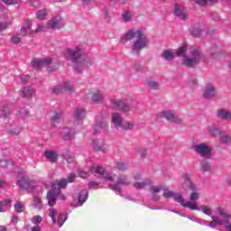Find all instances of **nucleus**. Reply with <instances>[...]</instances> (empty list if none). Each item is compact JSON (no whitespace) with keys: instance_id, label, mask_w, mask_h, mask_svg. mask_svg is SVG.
Here are the masks:
<instances>
[{"instance_id":"obj_1","label":"nucleus","mask_w":231,"mask_h":231,"mask_svg":"<svg viewBox=\"0 0 231 231\" xmlns=\"http://www.w3.org/2000/svg\"><path fill=\"white\" fill-rule=\"evenodd\" d=\"M82 49L80 47H77L76 49H67L65 51V57L71 60L74 64H81V66H92L93 63L89 58H87L86 55L80 53Z\"/></svg>"},{"instance_id":"obj_2","label":"nucleus","mask_w":231,"mask_h":231,"mask_svg":"<svg viewBox=\"0 0 231 231\" xmlns=\"http://www.w3.org/2000/svg\"><path fill=\"white\" fill-rule=\"evenodd\" d=\"M32 66L34 69H40V68H47L48 71H57L59 69V61L51 57H46L40 60H33Z\"/></svg>"},{"instance_id":"obj_3","label":"nucleus","mask_w":231,"mask_h":231,"mask_svg":"<svg viewBox=\"0 0 231 231\" xmlns=\"http://www.w3.org/2000/svg\"><path fill=\"white\" fill-rule=\"evenodd\" d=\"M190 53L192 57L186 56L182 60V65L186 68H196L203 57V52L196 47H191Z\"/></svg>"},{"instance_id":"obj_4","label":"nucleus","mask_w":231,"mask_h":231,"mask_svg":"<svg viewBox=\"0 0 231 231\" xmlns=\"http://www.w3.org/2000/svg\"><path fill=\"white\" fill-rule=\"evenodd\" d=\"M137 35L138 37H136L135 41L134 42L132 51L140 53L142 50L147 48V46L149 45V42L147 41V38L145 37L143 32H141V33H137Z\"/></svg>"},{"instance_id":"obj_5","label":"nucleus","mask_w":231,"mask_h":231,"mask_svg":"<svg viewBox=\"0 0 231 231\" xmlns=\"http://www.w3.org/2000/svg\"><path fill=\"white\" fill-rule=\"evenodd\" d=\"M107 127V121H106V116H97L96 117V123L93 125V134H99V133Z\"/></svg>"},{"instance_id":"obj_6","label":"nucleus","mask_w":231,"mask_h":231,"mask_svg":"<svg viewBox=\"0 0 231 231\" xmlns=\"http://www.w3.org/2000/svg\"><path fill=\"white\" fill-rule=\"evenodd\" d=\"M193 149L198 154H200L204 158H212V154L210 153L212 150L206 143L197 144L193 146Z\"/></svg>"},{"instance_id":"obj_7","label":"nucleus","mask_w":231,"mask_h":231,"mask_svg":"<svg viewBox=\"0 0 231 231\" xmlns=\"http://www.w3.org/2000/svg\"><path fill=\"white\" fill-rule=\"evenodd\" d=\"M159 118H166L168 122H173L174 124H181V118L176 116V114L171 111H162L158 114Z\"/></svg>"},{"instance_id":"obj_8","label":"nucleus","mask_w":231,"mask_h":231,"mask_svg":"<svg viewBox=\"0 0 231 231\" xmlns=\"http://www.w3.org/2000/svg\"><path fill=\"white\" fill-rule=\"evenodd\" d=\"M60 189L55 187L52 190L48 191L47 200L49 207H55L57 205V197L60 196Z\"/></svg>"},{"instance_id":"obj_9","label":"nucleus","mask_w":231,"mask_h":231,"mask_svg":"<svg viewBox=\"0 0 231 231\" xmlns=\"http://www.w3.org/2000/svg\"><path fill=\"white\" fill-rule=\"evenodd\" d=\"M71 91H73V86L69 85V83L58 85L52 88V93H54V95H60L62 93H71Z\"/></svg>"},{"instance_id":"obj_10","label":"nucleus","mask_w":231,"mask_h":231,"mask_svg":"<svg viewBox=\"0 0 231 231\" xmlns=\"http://www.w3.org/2000/svg\"><path fill=\"white\" fill-rule=\"evenodd\" d=\"M20 189H34L37 184L35 180H30L28 177H22L21 180H17Z\"/></svg>"},{"instance_id":"obj_11","label":"nucleus","mask_w":231,"mask_h":231,"mask_svg":"<svg viewBox=\"0 0 231 231\" xmlns=\"http://www.w3.org/2000/svg\"><path fill=\"white\" fill-rule=\"evenodd\" d=\"M111 104L112 107L118 109L119 111H123V113H128L129 111V106L122 100H113Z\"/></svg>"},{"instance_id":"obj_12","label":"nucleus","mask_w":231,"mask_h":231,"mask_svg":"<svg viewBox=\"0 0 231 231\" xmlns=\"http://www.w3.org/2000/svg\"><path fill=\"white\" fill-rule=\"evenodd\" d=\"M43 156H45L46 160L51 163H57L59 161V153L55 151L47 150L43 152Z\"/></svg>"},{"instance_id":"obj_13","label":"nucleus","mask_w":231,"mask_h":231,"mask_svg":"<svg viewBox=\"0 0 231 231\" xmlns=\"http://www.w3.org/2000/svg\"><path fill=\"white\" fill-rule=\"evenodd\" d=\"M217 95V91L216 90V88H214V85H207L205 91L203 93L204 98H214Z\"/></svg>"},{"instance_id":"obj_14","label":"nucleus","mask_w":231,"mask_h":231,"mask_svg":"<svg viewBox=\"0 0 231 231\" xmlns=\"http://www.w3.org/2000/svg\"><path fill=\"white\" fill-rule=\"evenodd\" d=\"M184 180L183 189H190V190H196V186L190 181V174L184 173L182 174Z\"/></svg>"},{"instance_id":"obj_15","label":"nucleus","mask_w":231,"mask_h":231,"mask_svg":"<svg viewBox=\"0 0 231 231\" xmlns=\"http://www.w3.org/2000/svg\"><path fill=\"white\" fill-rule=\"evenodd\" d=\"M124 122V119L122 118V116L119 113H114L112 114V124L116 127V129H120L122 127V124Z\"/></svg>"},{"instance_id":"obj_16","label":"nucleus","mask_w":231,"mask_h":231,"mask_svg":"<svg viewBox=\"0 0 231 231\" xmlns=\"http://www.w3.org/2000/svg\"><path fill=\"white\" fill-rule=\"evenodd\" d=\"M138 33H142V31H129L121 38V41L122 42H127V41L136 39L138 37Z\"/></svg>"},{"instance_id":"obj_17","label":"nucleus","mask_w":231,"mask_h":231,"mask_svg":"<svg viewBox=\"0 0 231 231\" xmlns=\"http://www.w3.org/2000/svg\"><path fill=\"white\" fill-rule=\"evenodd\" d=\"M46 28H48V30H57L59 28H60V20H59L57 18L51 19L46 23Z\"/></svg>"},{"instance_id":"obj_18","label":"nucleus","mask_w":231,"mask_h":231,"mask_svg":"<svg viewBox=\"0 0 231 231\" xmlns=\"http://www.w3.org/2000/svg\"><path fill=\"white\" fill-rule=\"evenodd\" d=\"M89 197V191L88 189H82L79 195V205L82 207L86 201H88V198Z\"/></svg>"},{"instance_id":"obj_19","label":"nucleus","mask_w":231,"mask_h":231,"mask_svg":"<svg viewBox=\"0 0 231 231\" xmlns=\"http://www.w3.org/2000/svg\"><path fill=\"white\" fill-rule=\"evenodd\" d=\"M88 97H92V100L94 102H97V104H100V102H102L104 100V95H102V92L100 91H97L94 94H88L86 95V98H88Z\"/></svg>"},{"instance_id":"obj_20","label":"nucleus","mask_w":231,"mask_h":231,"mask_svg":"<svg viewBox=\"0 0 231 231\" xmlns=\"http://www.w3.org/2000/svg\"><path fill=\"white\" fill-rule=\"evenodd\" d=\"M33 88L32 87H25L21 89L22 97L23 98H31V97H33Z\"/></svg>"},{"instance_id":"obj_21","label":"nucleus","mask_w":231,"mask_h":231,"mask_svg":"<svg viewBox=\"0 0 231 231\" xmlns=\"http://www.w3.org/2000/svg\"><path fill=\"white\" fill-rule=\"evenodd\" d=\"M217 116L221 120H228L231 121V112H228L225 109H221L217 111Z\"/></svg>"},{"instance_id":"obj_22","label":"nucleus","mask_w":231,"mask_h":231,"mask_svg":"<svg viewBox=\"0 0 231 231\" xmlns=\"http://www.w3.org/2000/svg\"><path fill=\"white\" fill-rule=\"evenodd\" d=\"M152 183V180H151V179H144L143 181L141 182H134L133 185L134 187V189H143L144 187H147L149 185H151Z\"/></svg>"},{"instance_id":"obj_23","label":"nucleus","mask_w":231,"mask_h":231,"mask_svg":"<svg viewBox=\"0 0 231 231\" xmlns=\"http://www.w3.org/2000/svg\"><path fill=\"white\" fill-rule=\"evenodd\" d=\"M93 147L97 152H106L107 149L105 144H100V142L98 141H93Z\"/></svg>"},{"instance_id":"obj_24","label":"nucleus","mask_w":231,"mask_h":231,"mask_svg":"<svg viewBox=\"0 0 231 231\" xmlns=\"http://www.w3.org/2000/svg\"><path fill=\"white\" fill-rule=\"evenodd\" d=\"M74 134L75 132L69 127L64 128L61 132V136H63L65 140H69Z\"/></svg>"},{"instance_id":"obj_25","label":"nucleus","mask_w":231,"mask_h":231,"mask_svg":"<svg viewBox=\"0 0 231 231\" xmlns=\"http://www.w3.org/2000/svg\"><path fill=\"white\" fill-rule=\"evenodd\" d=\"M175 15L177 17H180L182 21H185V19H187V14H185V12L181 11V9L180 8V5L178 4L175 5Z\"/></svg>"},{"instance_id":"obj_26","label":"nucleus","mask_w":231,"mask_h":231,"mask_svg":"<svg viewBox=\"0 0 231 231\" xmlns=\"http://www.w3.org/2000/svg\"><path fill=\"white\" fill-rule=\"evenodd\" d=\"M32 32V22H27V26L22 27L20 31L21 37H26Z\"/></svg>"},{"instance_id":"obj_27","label":"nucleus","mask_w":231,"mask_h":231,"mask_svg":"<svg viewBox=\"0 0 231 231\" xmlns=\"http://www.w3.org/2000/svg\"><path fill=\"white\" fill-rule=\"evenodd\" d=\"M47 16H48V9L46 8L39 10L36 13V19H38L39 21H44V19H46Z\"/></svg>"},{"instance_id":"obj_28","label":"nucleus","mask_w":231,"mask_h":231,"mask_svg":"<svg viewBox=\"0 0 231 231\" xmlns=\"http://www.w3.org/2000/svg\"><path fill=\"white\" fill-rule=\"evenodd\" d=\"M217 213L219 216L223 217V219L228 220L231 219V215L226 212V209L223 208L222 207H218L217 208Z\"/></svg>"},{"instance_id":"obj_29","label":"nucleus","mask_w":231,"mask_h":231,"mask_svg":"<svg viewBox=\"0 0 231 231\" xmlns=\"http://www.w3.org/2000/svg\"><path fill=\"white\" fill-rule=\"evenodd\" d=\"M86 116V110L83 108H76L75 109V118L76 120H83Z\"/></svg>"},{"instance_id":"obj_30","label":"nucleus","mask_w":231,"mask_h":231,"mask_svg":"<svg viewBox=\"0 0 231 231\" xmlns=\"http://www.w3.org/2000/svg\"><path fill=\"white\" fill-rule=\"evenodd\" d=\"M117 185H131V180H129L125 175H120L117 178Z\"/></svg>"},{"instance_id":"obj_31","label":"nucleus","mask_w":231,"mask_h":231,"mask_svg":"<svg viewBox=\"0 0 231 231\" xmlns=\"http://www.w3.org/2000/svg\"><path fill=\"white\" fill-rule=\"evenodd\" d=\"M217 0H195V5L199 6H207V5H216Z\"/></svg>"},{"instance_id":"obj_32","label":"nucleus","mask_w":231,"mask_h":231,"mask_svg":"<svg viewBox=\"0 0 231 231\" xmlns=\"http://www.w3.org/2000/svg\"><path fill=\"white\" fill-rule=\"evenodd\" d=\"M162 57L164 59V60L171 61L174 59V53L169 50H164L162 53Z\"/></svg>"},{"instance_id":"obj_33","label":"nucleus","mask_w":231,"mask_h":231,"mask_svg":"<svg viewBox=\"0 0 231 231\" xmlns=\"http://www.w3.org/2000/svg\"><path fill=\"white\" fill-rule=\"evenodd\" d=\"M5 208H12V200L0 201V212H5Z\"/></svg>"},{"instance_id":"obj_34","label":"nucleus","mask_w":231,"mask_h":231,"mask_svg":"<svg viewBox=\"0 0 231 231\" xmlns=\"http://www.w3.org/2000/svg\"><path fill=\"white\" fill-rule=\"evenodd\" d=\"M92 169L94 172H96L97 174H100L101 176H104V174H106V168H104L103 166H100L98 164H94L92 166Z\"/></svg>"},{"instance_id":"obj_35","label":"nucleus","mask_w":231,"mask_h":231,"mask_svg":"<svg viewBox=\"0 0 231 231\" xmlns=\"http://www.w3.org/2000/svg\"><path fill=\"white\" fill-rule=\"evenodd\" d=\"M199 203L194 201H188L183 204V207L186 208H190V210H199V208H198Z\"/></svg>"},{"instance_id":"obj_36","label":"nucleus","mask_w":231,"mask_h":231,"mask_svg":"<svg viewBox=\"0 0 231 231\" xmlns=\"http://www.w3.org/2000/svg\"><path fill=\"white\" fill-rule=\"evenodd\" d=\"M55 187H59L58 189H66V187H68V181L66 180V179H60L59 180H55L54 182Z\"/></svg>"},{"instance_id":"obj_37","label":"nucleus","mask_w":231,"mask_h":231,"mask_svg":"<svg viewBox=\"0 0 231 231\" xmlns=\"http://www.w3.org/2000/svg\"><path fill=\"white\" fill-rule=\"evenodd\" d=\"M177 57H187L185 54L187 53V46L182 45L181 47H180L177 51L175 52Z\"/></svg>"},{"instance_id":"obj_38","label":"nucleus","mask_w":231,"mask_h":231,"mask_svg":"<svg viewBox=\"0 0 231 231\" xmlns=\"http://www.w3.org/2000/svg\"><path fill=\"white\" fill-rule=\"evenodd\" d=\"M60 118H62V114L60 112H55L51 116V122L53 124H60Z\"/></svg>"},{"instance_id":"obj_39","label":"nucleus","mask_w":231,"mask_h":231,"mask_svg":"<svg viewBox=\"0 0 231 231\" xmlns=\"http://www.w3.org/2000/svg\"><path fill=\"white\" fill-rule=\"evenodd\" d=\"M15 212L21 214V212H24V203L19 201L14 205Z\"/></svg>"},{"instance_id":"obj_40","label":"nucleus","mask_w":231,"mask_h":231,"mask_svg":"<svg viewBox=\"0 0 231 231\" xmlns=\"http://www.w3.org/2000/svg\"><path fill=\"white\" fill-rule=\"evenodd\" d=\"M145 84H146V86H148V88L150 89H158V82H156L154 80L149 79L146 81Z\"/></svg>"},{"instance_id":"obj_41","label":"nucleus","mask_w":231,"mask_h":231,"mask_svg":"<svg viewBox=\"0 0 231 231\" xmlns=\"http://www.w3.org/2000/svg\"><path fill=\"white\" fill-rule=\"evenodd\" d=\"M173 199L177 203H180L182 207H183V205H185V200L183 199V197L180 194L173 195Z\"/></svg>"},{"instance_id":"obj_42","label":"nucleus","mask_w":231,"mask_h":231,"mask_svg":"<svg viewBox=\"0 0 231 231\" xmlns=\"http://www.w3.org/2000/svg\"><path fill=\"white\" fill-rule=\"evenodd\" d=\"M201 167H202L204 172H208L210 171L211 165H210V162H208L207 161H203L201 162Z\"/></svg>"},{"instance_id":"obj_43","label":"nucleus","mask_w":231,"mask_h":231,"mask_svg":"<svg viewBox=\"0 0 231 231\" xmlns=\"http://www.w3.org/2000/svg\"><path fill=\"white\" fill-rule=\"evenodd\" d=\"M231 137L229 135H226L225 134H221L220 135V142L222 143H230Z\"/></svg>"},{"instance_id":"obj_44","label":"nucleus","mask_w":231,"mask_h":231,"mask_svg":"<svg viewBox=\"0 0 231 231\" xmlns=\"http://www.w3.org/2000/svg\"><path fill=\"white\" fill-rule=\"evenodd\" d=\"M123 21H125V23H127L129 21H131V13L129 11H125L123 14Z\"/></svg>"},{"instance_id":"obj_45","label":"nucleus","mask_w":231,"mask_h":231,"mask_svg":"<svg viewBox=\"0 0 231 231\" xmlns=\"http://www.w3.org/2000/svg\"><path fill=\"white\" fill-rule=\"evenodd\" d=\"M200 210L203 212V214H206V216H210V214L212 213V209H210V208H208V206H202L200 208Z\"/></svg>"},{"instance_id":"obj_46","label":"nucleus","mask_w":231,"mask_h":231,"mask_svg":"<svg viewBox=\"0 0 231 231\" xmlns=\"http://www.w3.org/2000/svg\"><path fill=\"white\" fill-rule=\"evenodd\" d=\"M78 176L79 178H83L84 180H86L87 178H89V173H88L87 171H84V170H79L78 171Z\"/></svg>"},{"instance_id":"obj_47","label":"nucleus","mask_w":231,"mask_h":231,"mask_svg":"<svg viewBox=\"0 0 231 231\" xmlns=\"http://www.w3.org/2000/svg\"><path fill=\"white\" fill-rule=\"evenodd\" d=\"M77 178V175L75 173H69L67 177V183H73L75 181V179Z\"/></svg>"},{"instance_id":"obj_48","label":"nucleus","mask_w":231,"mask_h":231,"mask_svg":"<svg viewBox=\"0 0 231 231\" xmlns=\"http://www.w3.org/2000/svg\"><path fill=\"white\" fill-rule=\"evenodd\" d=\"M162 190V186H153L150 188V192L152 194H158Z\"/></svg>"},{"instance_id":"obj_49","label":"nucleus","mask_w":231,"mask_h":231,"mask_svg":"<svg viewBox=\"0 0 231 231\" xmlns=\"http://www.w3.org/2000/svg\"><path fill=\"white\" fill-rule=\"evenodd\" d=\"M11 42H13V44H19V42H21V37L19 36V34H15L14 36H13L11 38Z\"/></svg>"},{"instance_id":"obj_50","label":"nucleus","mask_w":231,"mask_h":231,"mask_svg":"<svg viewBox=\"0 0 231 231\" xmlns=\"http://www.w3.org/2000/svg\"><path fill=\"white\" fill-rule=\"evenodd\" d=\"M8 165H14V162L12 161H0V167L6 168Z\"/></svg>"},{"instance_id":"obj_51","label":"nucleus","mask_w":231,"mask_h":231,"mask_svg":"<svg viewBox=\"0 0 231 231\" xmlns=\"http://www.w3.org/2000/svg\"><path fill=\"white\" fill-rule=\"evenodd\" d=\"M121 127L125 129V131H130L131 129H133V127H134V125L131 123H127V124L122 125Z\"/></svg>"},{"instance_id":"obj_52","label":"nucleus","mask_w":231,"mask_h":231,"mask_svg":"<svg viewBox=\"0 0 231 231\" xmlns=\"http://www.w3.org/2000/svg\"><path fill=\"white\" fill-rule=\"evenodd\" d=\"M64 221H66V216L60 215L58 217V223H59L60 226H62L64 225Z\"/></svg>"},{"instance_id":"obj_53","label":"nucleus","mask_w":231,"mask_h":231,"mask_svg":"<svg viewBox=\"0 0 231 231\" xmlns=\"http://www.w3.org/2000/svg\"><path fill=\"white\" fill-rule=\"evenodd\" d=\"M137 154H139V156L142 158H145V156H147V149H139L137 151Z\"/></svg>"},{"instance_id":"obj_54","label":"nucleus","mask_w":231,"mask_h":231,"mask_svg":"<svg viewBox=\"0 0 231 231\" xmlns=\"http://www.w3.org/2000/svg\"><path fill=\"white\" fill-rule=\"evenodd\" d=\"M42 221V217H41V216H39V215L33 217V218H32V223L34 225H39V224H41Z\"/></svg>"},{"instance_id":"obj_55","label":"nucleus","mask_w":231,"mask_h":231,"mask_svg":"<svg viewBox=\"0 0 231 231\" xmlns=\"http://www.w3.org/2000/svg\"><path fill=\"white\" fill-rule=\"evenodd\" d=\"M190 201H198L199 199V195L197 192H193L189 196Z\"/></svg>"},{"instance_id":"obj_56","label":"nucleus","mask_w":231,"mask_h":231,"mask_svg":"<svg viewBox=\"0 0 231 231\" xmlns=\"http://www.w3.org/2000/svg\"><path fill=\"white\" fill-rule=\"evenodd\" d=\"M172 196H174L172 191H171L169 189H164V191H163V197L164 198L169 199V198H172Z\"/></svg>"},{"instance_id":"obj_57","label":"nucleus","mask_w":231,"mask_h":231,"mask_svg":"<svg viewBox=\"0 0 231 231\" xmlns=\"http://www.w3.org/2000/svg\"><path fill=\"white\" fill-rule=\"evenodd\" d=\"M209 134L211 136H218L219 130L217 128H212V129L209 130Z\"/></svg>"},{"instance_id":"obj_58","label":"nucleus","mask_w":231,"mask_h":231,"mask_svg":"<svg viewBox=\"0 0 231 231\" xmlns=\"http://www.w3.org/2000/svg\"><path fill=\"white\" fill-rule=\"evenodd\" d=\"M8 28V23L6 22H3L0 20V32H3V30H6Z\"/></svg>"},{"instance_id":"obj_59","label":"nucleus","mask_w":231,"mask_h":231,"mask_svg":"<svg viewBox=\"0 0 231 231\" xmlns=\"http://www.w3.org/2000/svg\"><path fill=\"white\" fill-rule=\"evenodd\" d=\"M49 216L50 217H57V209L50 208Z\"/></svg>"},{"instance_id":"obj_60","label":"nucleus","mask_w":231,"mask_h":231,"mask_svg":"<svg viewBox=\"0 0 231 231\" xmlns=\"http://www.w3.org/2000/svg\"><path fill=\"white\" fill-rule=\"evenodd\" d=\"M212 221H215L216 225H224L223 220L219 219L217 217H212Z\"/></svg>"},{"instance_id":"obj_61","label":"nucleus","mask_w":231,"mask_h":231,"mask_svg":"<svg viewBox=\"0 0 231 231\" xmlns=\"http://www.w3.org/2000/svg\"><path fill=\"white\" fill-rule=\"evenodd\" d=\"M104 180H106L107 181H113L115 180V177L109 173H106L104 176Z\"/></svg>"},{"instance_id":"obj_62","label":"nucleus","mask_w":231,"mask_h":231,"mask_svg":"<svg viewBox=\"0 0 231 231\" xmlns=\"http://www.w3.org/2000/svg\"><path fill=\"white\" fill-rule=\"evenodd\" d=\"M117 169H118V171H125V169H127V167L123 162H119V163H117Z\"/></svg>"},{"instance_id":"obj_63","label":"nucleus","mask_w":231,"mask_h":231,"mask_svg":"<svg viewBox=\"0 0 231 231\" xmlns=\"http://www.w3.org/2000/svg\"><path fill=\"white\" fill-rule=\"evenodd\" d=\"M120 186V184H118V182H116V184H109L108 187L109 189H111V190H118V187Z\"/></svg>"},{"instance_id":"obj_64","label":"nucleus","mask_w":231,"mask_h":231,"mask_svg":"<svg viewBox=\"0 0 231 231\" xmlns=\"http://www.w3.org/2000/svg\"><path fill=\"white\" fill-rule=\"evenodd\" d=\"M5 5H17V0H2Z\"/></svg>"}]
</instances>
